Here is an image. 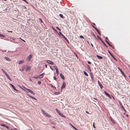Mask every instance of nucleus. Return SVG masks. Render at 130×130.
<instances>
[{"label":"nucleus","mask_w":130,"mask_h":130,"mask_svg":"<svg viewBox=\"0 0 130 130\" xmlns=\"http://www.w3.org/2000/svg\"><path fill=\"white\" fill-rule=\"evenodd\" d=\"M14 130H18V129L16 128H15L14 129Z\"/></svg>","instance_id":"obj_64"},{"label":"nucleus","mask_w":130,"mask_h":130,"mask_svg":"<svg viewBox=\"0 0 130 130\" xmlns=\"http://www.w3.org/2000/svg\"><path fill=\"white\" fill-rule=\"evenodd\" d=\"M48 117L49 118L51 117V116L50 115H49L48 113L46 112V113H45L44 115Z\"/></svg>","instance_id":"obj_15"},{"label":"nucleus","mask_w":130,"mask_h":130,"mask_svg":"<svg viewBox=\"0 0 130 130\" xmlns=\"http://www.w3.org/2000/svg\"><path fill=\"white\" fill-rule=\"evenodd\" d=\"M5 127H6V128H7V129H9V127L7 126L6 125Z\"/></svg>","instance_id":"obj_49"},{"label":"nucleus","mask_w":130,"mask_h":130,"mask_svg":"<svg viewBox=\"0 0 130 130\" xmlns=\"http://www.w3.org/2000/svg\"><path fill=\"white\" fill-rule=\"evenodd\" d=\"M108 51L109 52V54H110V55H111V56H113V55H112L111 54V53H110V51L109 50H108Z\"/></svg>","instance_id":"obj_35"},{"label":"nucleus","mask_w":130,"mask_h":130,"mask_svg":"<svg viewBox=\"0 0 130 130\" xmlns=\"http://www.w3.org/2000/svg\"><path fill=\"white\" fill-rule=\"evenodd\" d=\"M4 37L5 36L4 35H2L1 34H0V37Z\"/></svg>","instance_id":"obj_32"},{"label":"nucleus","mask_w":130,"mask_h":130,"mask_svg":"<svg viewBox=\"0 0 130 130\" xmlns=\"http://www.w3.org/2000/svg\"><path fill=\"white\" fill-rule=\"evenodd\" d=\"M23 1H25V2H26V3H27V4L28 3L26 0H23Z\"/></svg>","instance_id":"obj_47"},{"label":"nucleus","mask_w":130,"mask_h":130,"mask_svg":"<svg viewBox=\"0 0 130 130\" xmlns=\"http://www.w3.org/2000/svg\"><path fill=\"white\" fill-rule=\"evenodd\" d=\"M101 42H102L104 45L106 46V47H107V46L103 42V41L102 40H101Z\"/></svg>","instance_id":"obj_34"},{"label":"nucleus","mask_w":130,"mask_h":130,"mask_svg":"<svg viewBox=\"0 0 130 130\" xmlns=\"http://www.w3.org/2000/svg\"><path fill=\"white\" fill-rule=\"evenodd\" d=\"M7 31L8 32H12V31H8V30H7Z\"/></svg>","instance_id":"obj_53"},{"label":"nucleus","mask_w":130,"mask_h":130,"mask_svg":"<svg viewBox=\"0 0 130 130\" xmlns=\"http://www.w3.org/2000/svg\"><path fill=\"white\" fill-rule=\"evenodd\" d=\"M84 74L85 75L87 76H88V74L85 71H84Z\"/></svg>","instance_id":"obj_25"},{"label":"nucleus","mask_w":130,"mask_h":130,"mask_svg":"<svg viewBox=\"0 0 130 130\" xmlns=\"http://www.w3.org/2000/svg\"><path fill=\"white\" fill-rule=\"evenodd\" d=\"M122 74L125 77V74H124V73H122Z\"/></svg>","instance_id":"obj_58"},{"label":"nucleus","mask_w":130,"mask_h":130,"mask_svg":"<svg viewBox=\"0 0 130 130\" xmlns=\"http://www.w3.org/2000/svg\"><path fill=\"white\" fill-rule=\"evenodd\" d=\"M59 34L60 35H61L62 34V33L60 32H59Z\"/></svg>","instance_id":"obj_57"},{"label":"nucleus","mask_w":130,"mask_h":130,"mask_svg":"<svg viewBox=\"0 0 130 130\" xmlns=\"http://www.w3.org/2000/svg\"><path fill=\"white\" fill-rule=\"evenodd\" d=\"M98 84L99 85L101 89H102L103 88V86L102 84H101L100 82L99 81H98Z\"/></svg>","instance_id":"obj_12"},{"label":"nucleus","mask_w":130,"mask_h":130,"mask_svg":"<svg viewBox=\"0 0 130 130\" xmlns=\"http://www.w3.org/2000/svg\"><path fill=\"white\" fill-rule=\"evenodd\" d=\"M2 71L5 74L6 76L7 77V78L10 81H12L11 79L10 78L7 72L3 69H1Z\"/></svg>","instance_id":"obj_1"},{"label":"nucleus","mask_w":130,"mask_h":130,"mask_svg":"<svg viewBox=\"0 0 130 130\" xmlns=\"http://www.w3.org/2000/svg\"><path fill=\"white\" fill-rule=\"evenodd\" d=\"M87 62H88V63L89 64H91V62H90V61H87Z\"/></svg>","instance_id":"obj_44"},{"label":"nucleus","mask_w":130,"mask_h":130,"mask_svg":"<svg viewBox=\"0 0 130 130\" xmlns=\"http://www.w3.org/2000/svg\"><path fill=\"white\" fill-rule=\"evenodd\" d=\"M40 20L41 22L42 23L43 22V21L41 19H40Z\"/></svg>","instance_id":"obj_55"},{"label":"nucleus","mask_w":130,"mask_h":130,"mask_svg":"<svg viewBox=\"0 0 130 130\" xmlns=\"http://www.w3.org/2000/svg\"><path fill=\"white\" fill-rule=\"evenodd\" d=\"M87 68L88 69V70H89V71H90L91 72V69L90 68V66L88 65H87Z\"/></svg>","instance_id":"obj_20"},{"label":"nucleus","mask_w":130,"mask_h":130,"mask_svg":"<svg viewBox=\"0 0 130 130\" xmlns=\"http://www.w3.org/2000/svg\"><path fill=\"white\" fill-rule=\"evenodd\" d=\"M44 75V73H42V74L40 75L39 76H41V77L43 76V75Z\"/></svg>","instance_id":"obj_31"},{"label":"nucleus","mask_w":130,"mask_h":130,"mask_svg":"<svg viewBox=\"0 0 130 130\" xmlns=\"http://www.w3.org/2000/svg\"><path fill=\"white\" fill-rule=\"evenodd\" d=\"M61 35L66 40V41H67V42L68 43H69L68 39L66 37H65V36L63 34H62Z\"/></svg>","instance_id":"obj_6"},{"label":"nucleus","mask_w":130,"mask_h":130,"mask_svg":"<svg viewBox=\"0 0 130 130\" xmlns=\"http://www.w3.org/2000/svg\"><path fill=\"white\" fill-rule=\"evenodd\" d=\"M24 69H25V68L24 67L22 68V71H24Z\"/></svg>","instance_id":"obj_43"},{"label":"nucleus","mask_w":130,"mask_h":130,"mask_svg":"<svg viewBox=\"0 0 130 130\" xmlns=\"http://www.w3.org/2000/svg\"><path fill=\"white\" fill-rule=\"evenodd\" d=\"M61 35L66 40V41H67V42L68 43H69L68 39L66 37H65V36L63 34H62Z\"/></svg>","instance_id":"obj_7"},{"label":"nucleus","mask_w":130,"mask_h":130,"mask_svg":"<svg viewBox=\"0 0 130 130\" xmlns=\"http://www.w3.org/2000/svg\"><path fill=\"white\" fill-rule=\"evenodd\" d=\"M50 86H51L53 88V87H54L53 86V85H51Z\"/></svg>","instance_id":"obj_54"},{"label":"nucleus","mask_w":130,"mask_h":130,"mask_svg":"<svg viewBox=\"0 0 130 130\" xmlns=\"http://www.w3.org/2000/svg\"><path fill=\"white\" fill-rule=\"evenodd\" d=\"M41 110L44 115H45V113H46V112H45V111L44 110H43L41 109Z\"/></svg>","instance_id":"obj_30"},{"label":"nucleus","mask_w":130,"mask_h":130,"mask_svg":"<svg viewBox=\"0 0 130 130\" xmlns=\"http://www.w3.org/2000/svg\"><path fill=\"white\" fill-rule=\"evenodd\" d=\"M66 85V83H63L62 84V86L61 87V89H62L64 88L65 87Z\"/></svg>","instance_id":"obj_11"},{"label":"nucleus","mask_w":130,"mask_h":130,"mask_svg":"<svg viewBox=\"0 0 130 130\" xmlns=\"http://www.w3.org/2000/svg\"><path fill=\"white\" fill-rule=\"evenodd\" d=\"M54 67L55 68V69H56V72L57 74V75L58 74L59 71H58V68H57V67H56V66H54Z\"/></svg>","instance_id":"obj_9"},{"label":"nucleus","mask_w":130,"mask_h":130,"mask_svg":"<svg viewBox=\"0 0 130 130\" xmlns=\"http://www.w3.org/2000/svg\"><path fill=\"white\" fill-rule=\"evenodd\" d=\"M4 58L6 59V60H7L8 61H11V60L10 59V58H8V57H4Z\"/></svg>","instance_id":"obj_19"},{"label":"nucleus","mask_w":130,"mask_h":130,"mask_svg":"<svg viewBox=\"0 0 130 130\" xmlns=\"http://www.w3.org/2000/svg\"><path fill=\"white\" fill-rule=\"evenodd\" d=\"M46 62L49 64H51L52 65H53L54 64V62L50 60H47L46 61Z\"/></svg>","instance_id":"obj_3"},{"label":"nucleus","mask_w":130,"mask_h":130,"mask_svg":"<svg viewBox=\"0 0 130 130\" xmlns=\"http://www.w3.org/2000/svg\"><path fill=\"white\" fill-rule=\"evenodd\" d=\"M56 28L58 29V30L59 29L58 27H56Z\"/></svg>","instance_id":"obj_62"},{"label":"nucleus","mask_w":130,"mask_h":130,"mask_svg":"<svg viewBox=\"0 0 130 130\" xmlns=\"http://www.w3.org/2000/svg\"><path fill=\"white\" fill-rule=\"evenodd\" d=\"M121 107L122 108V109L124 110V111L125 112H126V110L124 108L123 106H121Z\"/></svg>","instance_id":"obj_26"},{"label":"nucleus","mask_w":130,"mask_h":130,"mask_svg":"<svg viewBox=\"0 0 130 130\" xmlns=\"http://www.w3.org/2000/svg\"><path fill=\"white\" fill-rule=\"evenodd\" d=\"M24 88L25 89H26L29 92V91H30V90H30V89H27V88Z\"/></svg>","instance_id":"obj_33"},{"label":"nucleus","mask_w":130,"mask_h":130,"mask_svg":"<svg viewBox=\"0 0 130 130\" xmlns=\"http://www.w3.org/2000/svg\"><path fill=\"white\" fill-rule=\"evenodd\" d=\"M96 56L99 59H103V58L102 57H101V56H100L98 55H96Z\"/></svg>","instance_id":"obj_22"},{"label":"nucleus","mask_w":130,"mask_h":130,"mask_svg":"<svg viewBox=\"0 0 130 130\" xmlns=\"http://www.w3.org/2000/svg\"><path fill=\"white\" fill-rule=\"evenodd\" d=\"M74 129L75 130H78L77 129L76 127H74Z\"/></svg>","instance_id":"obj_52"},{"label":"nucleus","mask_w":130,"mask_h":130,"mask_svg":"<svg viewBox=\"0 0 130 130\" xmlns=\"http://www.w3.org/2000/svg\"><path fill=\"white\" fill-rule=\"evenodd\" d=\"M38 84H40L41 83V82L40 81H38Z\"/></svg>","instance_id":"obj_40"},{"label":"nucleus","mask_w":130,"mask_h":130,"mask_svg":"<svg viewBox=\"0 0 130 130\" xmlns=\"http://www.w3.org/2000/svg\"><path fill=\"white\" fill-rule=\"evenodd\" d=\"M120 71L122 74L123 73L122 70Z\"/></svg>","instance_id":"obj_51"},{"label":"nucleus","mask_w":130,"mask_h":130,"mask_svg":"<svg viewBox=\"0 0 130 130\" xmlns=\"http://www.w3.org/2000/svg\"><path fill=\"white\" fill-rule=\"evenodd\" d=\"M118 69L120 71L121 70L120 69V68L119 67H118Z\"/></svg>","instance_id":"obj_50"},{"label":"nucleus","mask_w":130,"mask_h":130,"mask_svg":"<svg viewBox=\"0 0 130 130\" xmlns=\"http://www.w3.org/2000/svg\"><path fill=\"white\" fill-rule=\"evenodd\" d=\"M59 115L62 117L64 118L65 117L62 114V113H60V112L59 114Z\"/></svg>","instance_id":"obj_23"},{"label":"nucleus","mask_w":130,"mask_h":130,"mask_svg":"<svg viewBox=\"0 0 130 130\" xmlns=\"http://www.w3.org/2000/svg\"><path fill=\"white\" fill-rule=\"evenodd\" d=\"M79 37L80 38H84V37H83V36H79Z\"/></svg>","instance_id":"obj_37"},{"label":"nucleus","mask_w":130,"mask_h":130,"mask_svg":"<svg viewBox=\"0 0 130 130\" xmlns=\"http://www.w3.org/2000/svg\"><path fill=\"white\" fill-rule=\"evenodd\" d=\"M90 76H91V78L92 80H94L93 77V76L92 74L91 73H90Z\"/></svg>","instance_id":"obj_24"},{"label":"nucleus","mask_w":130,"mask_h":130,"mask_svg":"<svg viewBox=\"0 0 130 130\" xmlns=\"http://www.w3.org/2000/svg\"><path fill=\"white\" fill-rule=\"evenodd\" d=\"M30 93L32 94H33L34 95L35 94V93L33 92L32 91H31V90H30V91H29V92Z\"/></svg>","instance_id":"obj_28"},{"label":"nucleus","mask_w":130,"mask_h":130,"mask_svg":"<svg viewBox=\"0 0 130 130\" xmlns=\"http://www.w3.org/2000/svg\"><path fill=\"white\" fill-rule=\"evenodd\" d=\"M61 35L66 40V41H67V42L68 43H69L68 39L66 37H65V36L63 34H62Z\"/></svg>","instance_id":"obj_8"},{"label":"nucleus","mask_w":130,"mask_h":130,"mask_svg":"<svg viewBox=\"0 0 130 130\" xmlns=\"http://www.w3.org/2000/svg\"><path fill=\"white\" fill-rule=\"evenodd\" d=\"M50 68H51V69L52 70H53V69L52 68V67H50Z\"/></svg>","instance_id":"obj_56"},{"label":"nucleus","mask_w":130,"mask_h":130,"mask_svg":"<svg viewBox=\"0 0 130 130\" xmlns=\"http://www.w3.org/2000/svg\"><path fill=\"white\" fill-rule=\"evenodd\" d=\"M24 62V60H20L18 61L19 64H21L23 63Z\"/></svg>","instance_id":"obj_17"},{"label":"nucleus","mask_w":130,"mask_h":130,"mask_svg":"<svg viewBox=\"0 0 130 130\" xmlns=\"http://www.w3.org/2000/svg\"><path fill=\"white\" fill-rule=\"evenodd\" d=\"M60 76L61 78L63 79H64V76L61 73H60Z\"/></svg>","instance_id":"obj_14"},{"label":"nucleus","mask_w":130,"mask_h":130,"mask_svg":"<svg viewBox=\"0 0 130 130\" xmlns=\"http://www.w3.org/2000/svg\"><path fill=\"white\" fill-rule=\"evenodd\" d=\"M59 16L61 18H63V15L61 14H60L59 15Z\"/></svg>","instance_id":"obj_29"},{"label":"nucleus","mask_w":130,"mask_h":130,"mask_svg":"<svg viewBox=\"0 0 130 130\" xmlns=\"http://www.w3.org/2000/svg\"><path fill=\"white\" fill-rule=\"evenodd\" d=\"M70 124L74 128V127H75L74 126L71 124L70 123Z\"/></svg>","instance_id":"obj_39"},{"label":"nucleus","mask_w":130,"mask_h":130,"mask_svg":"<svg viewBox=\"0 0 130 130\" xmlns=\"http://www.w3.org/2000/svg\"><path fill=\"white\" fill-rule=\"evenodd\" d=\"M112 57L116 61H117V60L116 59L115 57H114V56H112Z\"/></svg>","instance_id":"obj_46"},{"label":"nucleus","mask_w":130,"mask_h":130,"mask_svg":"<svg viewBox=\"0 0 130 130\" xmlns=\"http://www.w3.org/2000/svg\"><path fill=\"white\" fill-rule=\"evenodd\" d=\"M32 57V54H30L29 55L27 58L26 59V60L27 61H29L30 59Z\"/></svg>","instance_id":"obj_2"},{"label":"nucleus","mask_w":130,"mask_h":130,"mask_svg":"<svg viewBox=\"0 0 130 130\" xmlns=\"http://www.w3.org/2000/svg\"><path fill=\"white\" fill-rule=\"evenodd\" d=\"M106 42L108 44V45L111 47L113 48H114L112 46V45L106 40H105Z\"/></svg>","instance_id":"obj_13"},{"label":"nucleus","mask_w":130,"mask_h":130,"mask_svg":"<svg viewBox=\"0 0 130 130\" xmlns=\"http://www.w3.org/2000/svg\"><path fill=\"white\" fill-rule=\"evenodd\" d=\"M30 67H27L25 69L26 71H29L30 69Z\"/></svg>","instance_id":"obj_18"},{"label":"nucleus","mask_w":130,"mask_h":130,"mask_svg":"<svg viewBox=\"0 0 130 130\" xmlns=\"http://www.w3.org/2000/svg\"><path fill=\"white\" fill-rule=\"evenodd\" d=\"M56 111H57V113L58 114L60 112L59 111V110H58V109H56Z\"/></svg>","instance_id":"obj_27"},{"label":"nucleus","mask_w":130,"mask_h":130,"mask_svg":"<svg viewBox=\"0 0 130 130\" xmlns=\"http://www.w3.org/2000/svg\"><path fill=\"white\" fill-rule=\"evenodd\" d=\"M10 85H11V87H12L13 88V89L15 90V91H18V90L17 89H15V87H14L13 86V85L12 84H10Z\"/></svg>","instance_id":"obj_10"},{"label":"nucleus","mask_w":130,"mask_h":130,"mask_svg":"<svg viewBox=\"0 0 130 130\" xmlns=\"http://www.w3.org/2000/svg\"><path fill=\"white\" fill-rule=\"evenodd\" d=\"M46 68H47V65L46 64L45 65Z\"/></svg>","instance_id":"obj_60"},{"label":"nucleus","mask_w":130,"mask_h":130,"mask_svg":"<svg viewBox=\"0 0 130 130\" xmlns=\"http://www.w3.org/2000/svg\"><path fill=\"white\" fill-rule=\"evenodd\" d=\"M53 78H54V79L55 80H56V77H55V76H54V77H53Z\"/></svg>","instance_id":"obj_45"},{"label":"nucleus","mask_w":130,"mask_h":130,"mask_svg":"<svg viewBox=\"0 0 130 130\" xmlns=\"http://www.w3.org/2000/svg\"><path fill=\"white\" fill-rule=\"evenodd\" d=\"M33 77L34 78H35V79H37L38 78H42L43 77V76L41 77V76H37Z\"/></svg>","instance_id":"obj_16"},{"label":"nucleus","mask_w":130,"mask_h":130,"mask_svg":"<svg viewBox=\"0 0 130 130\" xmlns=\"http://www.w3.org/2000/svg\"><path fill=\"white\" fill-rule=\"evenodd\" d=\"M93 28H94L96 30L97 33H98V34L100 35H101V34L100 31H99V30L98 29L94 27V26H93Z\"/></svg>","instance_id":"obj_4"},{"label":"nucleus","mask_w":130,"mask_h":130,"mask_svg":"<svg viewBox=\"0 0 130 130\" xmlns=\"http://www.w3.org/2000/svg\"><path fill=\"white\" fill-rule=\"evenodd\" d=\"M97 37L98 38H99V39H100V40H101V41L102 40L101 38L99 37V36H97Z\"/></svg>","instance_id":"obj_41"},{"label":"nucleus","mask_w":130,"mask_h":130,"mask_svg":"<svg viewBox=\"0 0 130 130\" xmlns=\"http://www.w3.org/2000/svg\"><path fill=\"white\" fill-rule=\"evenodd\" d=\"M52 124H55V123L54 122H52Z\"/></svg>","instance_id":"obj_48"},{"label":"nucleus","mask_w":130,"mask_h":130,"mask_svg":"<svg viewBox=\"0 0 130 130\" xmlns=\"http://www.w3.org/2000/svg\"><path fill=\"white\" fill-rule=\"evenodd\" d=\"M110 119L111 120V121L112 122V123H115L114 121L112 119H111V118H110Z\"/></svg>","instance_id":"obj_36"},{"label":"nucleus","mask_w":130,"mask_h":130,"mask_svg":"<svg viewBox=\"0 0 130 130\" xmlns=\"http://www.w3.org/2000/svg\"><path fill=\"white\" fill-rule=\"evenodd\" d=\"M91 46H92V47H93V44L92 43H91Z\"/></svg>","instance_id":"obj_59"},{"label":"nucleus","mask_w":130,"mask_h":130,"mask_svg":"<svg viewBox=\"0 0 130 130\" xmlns=\"http://www.w3.org/2000/svg\"><path fill=\"white\" fill-rule=\"evenodd\" d=\"M104 93L108 97H109V98L111 99V97L110 96V95L108 94L107 92H106L105 91H104Z\"/></svg>","instance_id":"obj_5"},{"label":"nucleus","mask_w":130,"mask_h":130,"mask_svg":"<svg viewBox=\"0 0 130 130\" xmlns=\"http://www.w3.org/2000/svg\"><path fill=\"white\" fill-rule=\"evenodd\" d=\"M93 126L94 128H96L94 125V122L93 123Z\"/></svg>","instance_id":"obj_38"},{"label":"nucleus","mask_w":130,"mask_h":130,"mask_svg":"<svg viewBox=\"0 0 130 130\" xmlns=\"http://www.w3.org/2000/svg\"><path fill=\"white\" fill-rule=\"evenodd\" d=\"M53 89H56V87H53Z\"/></svg>","instance_id":"obj_63"},{"label":"nucleus","mask_w":130,"mask_h":130,"mask_svg":"<svg viewBox=\"0 0 130 130\" xmlns=\"http://www.w3.org/2000/svg\"><path fill=\"white\" fill-rule=\"evenodd\" d=\"M1 125L2 126H4V127H5V126H6L5 125V124H1Z\"/></svg>","instance_id":"obj_42"},{"label":"nucleus","mask_w":130,"mask_h":130,"mask_svg":"<svg viewBox=\"0 0 130 130\" xmlns=\"http://www.w3.org/2000/svg\"><path fill=\"white\" fill-rule=\"evenodd\" d=\"M28 95L30 98H32V99H34L35 100H37V99L35 98V97H33V96H30V95Z\"/></svg>","instance_id":"obj_21"},{"label":"nucleus","mask_w":130,"mask_h":130,"mask_svg":"<svg viewBox=\"0 0 130 130\" xmlns=\"http://www.w3.org/2000/svg\"><path fill=\"white\" fill-rule=\"evenodd\" d=\"M112 98L113 99H114V100H115V98H114L113 97V96H112Z\"/></svg>","instance_id":"obj_61"}]
</instances>
